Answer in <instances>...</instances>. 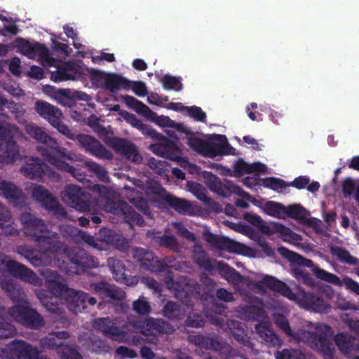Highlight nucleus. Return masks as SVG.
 I'll return each mask as SVG.
<instances>
[{
  "instance_id": "1",
  "label": "nucleus",
  "mask_w": 359,
  "mask_h": 359,
  "mask_svg": "<svg viewBox=\"0 0 359 359\" xmlns=\"http://www.w3.org/2000/svg\"><path fill=\"white\" fill-rule=\"evenodd\" d=\"M91 189L98 194V196L93 201L90 199L88 194L82 191L80 187L72 184L64 188L60 193V196L65 203L80 211L90 212L104 210L107 212L123 216L130 227L135 224L140 226L144 225V220L124 201H113L116 193L111 187L95 184Z\"/></svg>"
},
{
  "instance_id": "2",
  "label": "nucleus",
  "mask_w": 359,
  "mask_h": 359,
  "mask_svg": "<svg viewBox=\"0 0 359 359\" xmlns=\"http://www.w3.org/2000/svg\"><path fill=\"white\" fill-rule=\"evenodd\" d=\"M40 252L28 245H22L15 248V252L24 257L34 266H43L51 264L53 259L68 257L72 262L86 267H94L96 264L92 257L87 255L85 250L79 248H67L60 241L57 236L43 243Z\"/></svg>"
},
{
  "instance_id": "3",
  "label": "nucleus",
  "mask_w": 359,
  "mask_h": 359,
  "mask_svg": "<svg viewBox=\"0 0 359 359\" xmlns=\"http://www.w3.org/2000/svg\"><path fill=\"white\" fill-rule=\"evenodd\" d=\"M275 323L290 341L304 342L325 356L330 357L334 353V347L329 338L332 334L331 329L327 325L309 323L306 329L294 332L291 329L287 318L282 315L275 316Z\"/></svg>"
},
{
  "instance_id": "4",
  "label": "nucleus",
  "mask_w": 359,
  "mask_h": 359,
  "mask_svg": "<svg viewBox=\"0 0 359 359\" xmlns=\"http://www.w3.org/2000/svg\"><path fill=\"white\" fill-rule=\"evenodd\" d=\"M25 132L32 138L43 144L48 148L38 147L37 149L41 152L42 156L50 165L57 169L72 174L78 181H82L83 177L80 174L76 173V169L65 162L60 158H65L71 161H81L80 156L67 150L61 147L52 137L48 135L43 128L39 127L34 123L26 124L25 126Z\"/></svg>"
},
{
  "instance_id": "5",
  "label": "nucleus",
  "mask_w": 359,
  "mask_h": 359,
  "mask_svg": "<svg viewBox=\"0 0 359 359\" xmlns=\"http://www.w3.org/2000/svg\"><path fill=\"white\" fill-rule=\"evenodd\" d=\"M280 250L281 254L285 255L290 262L299 266L312 268L313 273L318 278L337 286L344 285L346 289L359 295V284L351 278L346 276L342 280H340L339 278L334 273L327 272L315 266L311 259H306L299 254L285 248H281Z\"/></svg>"
},
{
  "instance_id": "6",
  "label": "nucleus",
  "mask_w": 359,
  "mask_h": 359,
  "mask_svg": "<svg viewBox=\"0 0 359 359\" xmlns=\"http://www.w3.org/2000/svg\"><path fill=\"white\" fill-rule=\"evenodd\" d=\"M19 220L22 226V232L26 237L34 240L43 248V243L57 236V233L48 230L45 222L40 218L28 212H22Z\"/></svg>"
},
{
  "instance_id": "7",
  "label": "nucleus",
  "mask_w": 359,
  "mask_h": 359,
  "mask_svg": "<svg viewBox=\"0 0 359 359\" xmlns=\"http://www.w3.org/2000/svg\"><path fill=\"white\" fill-rule=\"evenodd\" d=\"M16 304L8 310L9 316L16 322L32 328H39L45 325L43 318L35 310L28 306V303L23 297L15 300Z\"/></svg>"
},
{
  "instance_id": "8",
  "label": "nucleus",
  "mask_w": 359,
  "mask_h": 359,
  "mask_svg": "<svg viewBox=\"0 0 359 359\" xmlns=\"http://www.w3.org/2000/svg\"><path fill=\"white\" fill-rule=\"evenodd\" d=\"M130 324L139 330L150 342H154L157 333H172L173 328L161 319L148 318L142 321H132Z\"/></svg>"
},
{
  "instance_id": "9",
  "label": "nucleus",
  "mask_w": 359,
  "mask_h": 359,
  "mask_svg": "<svg viewBox=\"0 0 359 359\" xmlns=\"http://www.w3.org/2000/svg\"><path fill=\"white\" fill-rule=\"evenodd\" d=\"M4 272L34 286L42 285V280L34 271L22 263L12 259L9 256L5 263Z\"/></svg>"
},
{
  "instance_id": "10",
  "label": "nucleus",
  "mask_w": 359,
  "mask_h": 359,
  "mask_svg": "<svg viewBox=\"0 0 359 359\" xmlns=\"http://www.w3.org/2000/svg\"><path fill=\"white\" fill-rule=\"evenodd\" d=\"M202 177L209 188L219 195L227 196L231 193H233L242 197L249 196V195L243 191L239 187L231 182L227 181L225 184H223L216 175L210 172H203Z\"/></svg>"
},
{
  "instance_id": "11",
  "label": "nucleus",
  "mask_w": 359,
  "mask_h": 359,
  "mask_svg": "<svg viewBox=\"0 0 359 359\" xmlns=\"http://www.w3.org/2000/svg\"><path fill=\"white\" fill-rule=\"evenodd\" d=\"M39 272L45 279L46 287L53 295L56 297H68L72 289L67 287L65 279L60 275L49 269Z\"/></svg>"
},
{
  "instance_id": "12",
  "label": "nucleus",
  "mask_w": 359,
  "mask_h": 359,
  "mask_svg": "<svg viewBox=\"0 0 359 359\" xmlns=\"http://www.w3.org/2000/svg\"><path fill=\"white\" fill-rule=\"evenodd\" d=\"M255 287V292L257 293L266 292L268 289L277 291L284 297L290 300H295L296 295L292 292L290 288L284 283L271 277L265 276L262 280L257 281V283H252Z\"/></svg>"
},
{
  "instance_id": "13",
  "label": "nucleus",
  "mask_w": 359,
  "mask_h": 359,
  "mask_svg": "<svg viewBox=\"0 0 359 359\" xmlns=\"http://www.w3.org/2000/svg\"><path fill=\"white\" fill-rule=\"evenodd\" d=\"M80 147L92 155L106 160L113 158L112 154L107 150L98 140L88 135H77L74 139Z\"/></svg>"
},
{
  "instance_id": "14",
  "label": "nucleus",
  "mask_w": 359,
  "mask_h": 359,
  "mask_svg": "<svg viewBox=\"0 0 359 359\" xmlns=\"http://www.w3.org/2000/svg\"><path fill=\"white\" fill-rule=\"evenodd\" d=\"M32 197L46 209L55 210L58 215L67 216L64 208L60 207L58 201L43 186L34 184L32 190Z\"/></svg>"
},
{
  "instance_id": "15",
  "label": "nucleus",
  "mask_w": 359,
  "mask_h": 359,
  "mask_svg": "<svg viewBox=\"0 0 359 359\" xmlns=\"http://www.w3.org/2000/svg\"><path fill=\"white\" fill-rule=\"evenodd\" d=\"M0 196L8 201L13 206L22 208L26 205V196L22 189L14 182L2 180Z\"/></svg>"
},
{
  "instance_id": "16",
  "label": "nucleus",
  "mask_w": 359,
  "mask_h": 359,
  "mask_svg": "<svg viewBox=\"0 0 359 359\" xmlns=\"http://www.w3.org/2000/svg\"><path fill=\"white\" fill-rule=\"evenodd\" d=\"M93 326L113 340L122 341L125 338V332L117 327L116 320L109 317L95 319Z\"/></svg>"
},
{
  "instance_id": "17",
  "label": "nucleus",
  "mask_w": 359,
  "mask_h": 359,
  "mask_svg": "<svg viewBox=\"0 0 359 359\" xmlns=\"http://www.w3.org/2000/svg\"><path fill=\"white\" fill-rule=\"evenodd\" d=\"M133 256L140 263L142 267L149 271H158L163 267V264L147 249L135 248L133 250Z\"/></svg>"
},
{
  "instance_id": "18",
  "label": "nucleus",
  "mask_w": 359,
  "mask_h": 359,
  "mask_svg": "<svg viewBox=\"0 0 359 359\" xmlns=\"http://www.w3.org/2000/svg\"><path fill=\"white\" fill-rule=\"evenodd\" d=\"M8 348L12 354V359H36L39 356V351L22 340H15L8 344Z\"/></svg>"
},
{
  "instance_id": "19",
  "label": "nucleus",
  "mask_w": 359,
  "mask_h": 359,
  "mask_svg": "<svg viewBox=\"0 0 359 359\" xmlns=\"http://www.w3.org/2000/svg\"><path fill=\"white\" fill-rule=\"evenodd\" d=\"M2 146V152L0 154V169H3L4 165H12L18 160L22 159L19 145L15 141H6Z\"/></svg>"
},
{
  "instance_id": "20",
  "label": "nucleus",
  "mask_w": 359,
  "mask_h": 359,
  "mask_svg": "<svg viewBox=\"0 0 359 359\" xmlns=\"http://www.w3.org/2000/svg\"><path fill=\"white\" fill-rule=\"evenodd\" d=\"M298 301L302 307L315 312L327 313L330 308L323 299L311 293L302 292Z\"/></svg>"
},
{
  "instance_id": "21",
  "label": "nucleus",
  "mask_w": 359,
  "mask_h": 359,
  "mask_svg": "<svg viewBox=\"0 0 359 359\" xmlns=\"http://www.w3.org/2000/svg\"><path fill=\"white\" fill-rule=\"evenodd\" d=\"M149 149L156 155L174 161H180L179 149L176 145L168 140H164L159 144H151Z\"/></svg>"
},
{
  "instance_id": "22",
  "label": "nucleus",
  "mask_w": 359,
  "mask_h": 359,
  "mask_svg": "<svg viewBox=\"0 0 359 359\" xmlns=\"http://www.w3.org/2000/svg\"><path fill=\"white\" fill-rule=\"evenodd\" d=\"M217 266L222 276H223L228 282L231 283L235 286H240L241 284L243 285H247L250 290L255 291V287L252 283H257V282L244 278L234 269L231 268L228 265L222 262H218Z\"/></svg>"
},
{
  "instance_id": "23",
  "label": "nucleus",
  "mask_w": 359,
  "mask_h": 359,
  "mask_svg": "<svg viewBox=\"0 0 359 359\" xmlns=\"http://www.w3.org/2000/svg\"><path fill=\"white\" fill-rule=\"evenodd\" d=\"M83 74V70L81 66L69 62L65 63L63 67L53 74L52 78L55 81L76 80L80 79Z\"/></svg>"
},
{
  "instance_id": "24",
  "label": "nucleus",
  "mask_w": 359,
  "mask_h": 359,
  "mask_svg": "<svg viewBox=\"0 0 359 359\" xmlns=\"http://www.w3.org/2000/svg\"><path fill=\"white\" fill-rule=\"evenodd\" d=\"M114 150L123 156L128 160L135 163H140L142 161V157L140 154L137 147L125 140H116L113 143Z\"/></svg>"
},
{
  "instance_id": "25",
  "label": "nucleus",
  "mask_w": 359,
  "mask_h": 359,
  "mask_svg": "<svg viewBox=\"0 0 359 359\" xmlns=\"http://www.w3.org/2000/svg\"><path fill=\"white\" fill-rule=\"evenodd\" d=\"M34 109L40 116L47 120L50 124L63 117L60 109L45 101H36L34 103Z\"/></svg>"
},
{
  "instance_id": "26",
  "label": "nucleus",
  "mask_w": 359,
  "mask_h": 359,
  "mask_svg": "<svg viewBox=\"0 0 359 359\" xmlns=\"http://www.w3.org/2000/svg\"><path fill=\"white\" fill-rule=\"evenodd\" d=\"M260 231L266 234L272 235L274 233H280L285 241H299L301 240L300 236L293 233L289 228L283 226L280 224L273 223L268 225L264 221L259 226Z\"/></svg>"
},
{
  "instance_id": "27",
  "label": "nucleus",
  "mask_w": 359,
  "mask_h": 359,
  "mask_svg": "<svg viewBox=\"0 0 359 359\" xmlns=\"http://www.w3.org/2000/svg\"><path fill=\"white\" fill-rule=\"evenodd\" d=\"M20 171L25 177L30 180H39L42 177L43 168L39 159L29 158L25 164L20 168Z\"/></svg>"
},
{
  "instance_id": "28",
  "label": "nucleus",
  "mask_w": 359,
  "mask_h": 359,
  "mask_svg": "<svg viewBox=\"0 0 359 359\" xmlns=\"http://www.w3.org/2000/svg\"><path fill=\"white\" fill-rule=\"evenodd\" d=\"M98 241L102 245V250L106 249L109 245H114L118 248H124L125 241L122 236L116 233L114 231L103 229L99 231Z\"/></svg>"
},
{
  "instance_id": "29",
  "label": "nucleus",
  "mask_w": 359,
  "mask_h": 359,
  "mask_svg": "<svg viewBox=\"0 0 359 359\" xmlns=\"http://www.w3.org/2000/svg\"><path fill=\"white\" fill-rule=\"evenodd\" d=\"M41 346L44 348L57 350V354L61 357L62 359H65L67 357L68 359H75L74 355L72 353H66V355H63L65 348L69 347L76 353H79L74 347L68 345H62L60 342L56 341V338L54 334H49L46 337L42 338L40 340Z\"/></svg>"
},
{
  "instance_id": "30",
  "label": "nucleus",
  "mask_w": 359,
  "mask_h": 359,
  "mask_svg": "<svg viewBox=\"0 0 359 359\" xmlns=\"http://www.w3.org/2000/svg\"><path fill=\"white\" fill-rule=\"evenodd\" d=\"M187 144L194 151L205 156L215 157L219 151L211 143L199 138L189 137Z\"/></svg>"
},
{
  "instance_id": "31",
  "label": "nucleus",
  "mask_w": 359,
  "mask_h": 359,
  "mask_svg": "<svg viewBox=\"0 0 359 359\" xmlns=\"http://www.w3.org/2000/svg\"><path fill=\"white\" fill-rule=\"evenodd\" d=\"M335 343L345 355L351 353L353 350L359 351V340L344 334H339L335 337Z\"/></svg>"
},
{
  "instance_id": "32",
  "label": "nucleus",
  "mask_w": 359,
  "mask_h": 359,
  "mask_svg": "<svg viewBox=\"0 0 359 359\" xmlns=\"http://www.w3.org/2000/svg\"><path fill=\"white\" fill-rule=\"evenodd\" d=\"M256 330L259 337L269 346H276L280 345V339L269 328L267 323H262L257 325Z\"/></svg>"
},
{
  "instance_id": "33",
  "label": "nucleus",
  "mask_w": 359,
  "mask_h": 359,
  "mask_svg": "<svg viewBox=\"0 0 359 359\" xmlns=\"http://www.w3.org/2000/svg\"><path fill=\"white\" fill-rule=\"evenodd\" d=\"M147 235L152 237L156 243L159 245L167 248L174 252H179L180 250V245L174 236L169 235H156L154 232L149 231Z\"/></svg>"
},
{
  "instance_id": "34",
  "label": "nucleus",
  "mask_w": 359,
  "mask_h": 359,
  "mask_svg": "<svg viewBox=\"0 0 359 359\" xmlns=\"http://www.w3.org/2000/svg\"><path fill=\"white\" fill-rule=\"evenodd\" d=\"M330 250L331 254L341 262L350 265H356L359 262L358 259L353 257L348 250L343 248L331 245H330Z\"/></svg>"
},
{
  "instance_id": "35",
  "label": "nucleus",
  "mask_w": 359,
  "mask_h": 359,
  "mask_svg": "<svg viewBox=\"0 0 359 359\" xmlns=\"http://www.w3.org/2000/svg\"><path fill=\"white\" fill-rule=\"evenodd\" d=\"M193 257L196 264L205 269L213 267L211 260L208 257L201 245H195L192 250Z\"/></svg>"
},
{
  "instance_id": "36",
  "label": "nucleus",
  "mask_w": 359,
  "mask_h": 359,
  "mask_svg": "<svg viewBox=\"0 0 359 359\" xmlns=\"http://www.w3.org/2000/svg\"><path fill=\"white\" fill-rule=\"evenodd\" d=\"M0 285L2 289L9 294L13 300L20 298V301L22 302L23 297H25V292L21 288L16 287L13 280L1 279Z\"/></svg>"
},
{
  "instance_id": "37",
  "label": "nucleus",
  "mask_w": 359,
  "mask_h": 359,
  "mask_svg": "<svg viewBox=\"0 0 359 359\" xmlns=\"http://www.w3.org/2000/svg\"><path fill=\"white\" fill-rule=\"evenodd\" d=\"M125 189L128 190L127 198L130 202L133 203L137 209L142 211L145 215H149V211L146 200L143 199L135 189H129L127 187H125Z\"/></svg>"
},
{
  "instance_id": "38",
  "label": "nucleus",
  "mask_w": 359,
  "mask_h": 359,
  "mask_svg": "<svg viewBox=\"0 0 359 359\" xmlns=\"http://www.w3.org/2000/svg\"><path fill=\"white\" fill-rule=\"evenodd\" d=\"M83 167L87 168L90 172H93L100 181L104 182H109L107 171L104 167L95 162L86 161L83 163Z\"/></svg>"
},
{
  "instance_id": "39",
  "label": "nucleus",
  "mask_w": 359,
  "mask_h": 359,
  "mask_svg": "<svg viewBox=\"0 0 359 359\" xmlns=\"http://www.w3.org/2000/svg\"><path fill=\"white\" fill-rule=\"evenodd\" d=\"M226 248L233 252L241 254L248 257H254L255 252L253 249L233 240L225 241Z\"/></svg>"
},
{
  "instance_id": "40",
  "label": "nucleus",
  "mask_w": 359,
  "mask_h": 359,
  "mask_svg": "<svg viewBox=\"0 0 359 359\" xmlns=\"http://www.w3.org/2000/svg\"><path fill=\"white\" fill-rule=\"evenodd\" d=\"M108 266L111 271L114 278L117 281L125 280V268L122 262L115 258L111 257L107 259Z\"/></svg>"
},
{
  "instance_id": "41",
  "label": "nucleus",
  "mask_w": 359,
  "mask_h": 359,
  "mask_svg": "<svg viewBox=\"0 0 359 359\" xmlns=\"http://www.w3.org/2000/svg\"><path fill=\"white\" fill-rule=\"evenodd\" d=\"M168 203L180 213L185 214L190 209V204L184 199L178 198L171 195L165 196Z\"/></svg>"
},
{
  "instance_id": "42",
  "label": "nucleus",
  "mask_w": 359,
  "mask_h": 359,
  "mask_svg": "<svg viewBox=\"0 0 359 359\" xmlns=\"http://www.w3.org/2000/svg\"><path fill=\"white\" fill-rule=\"evenodd\" d=\"M264 210L269 215L276 217L278 218H285V206L282 204L269 201L265 203Z\"/></svg>"
},
{
  "instance_id": "43",
  "label": "nucleus",
  "mask_w": 359,
  "mask_h": 359,
  "mask_svg": "<svg viewBox=\"0 0 359 359\" xmlns=\"http://www.w3.org/2000/svg\"><path fill=\"white\" fill-rule=\"evenodd\" d=\"M20 51L29 58H34L36 52L43 53V47L40 44L32 45L28 41H22L18 46Z\"/></svg>"
},
{
  "instance_id": "44",
  "label": "nucleus",
  "mask_w": 359,
  "mask_h": 359,
  "mask_svg": "<svg viewBox=\"0 0 359 359\" xmlns=\"http://www.w3.org/2000/svg\"><path fill=\"white\" fill-rule=\"evenodd\" d=\"M163 315L169 318H180L184 316V311H182L180 305L168 302L163 309Z\"/></svg>"
},
{
  "instance_id": "45",
  "label": "nucleus",
  "mask_w": 359,
  "mask_h": 359,
  "mask_svg": "<svg viewBox=\"0 0 359 359\" xmlns=\"http://www.w3.org/2000/svg\"><path fill=\"white\" fill-rule=\"evenodd\" d=\"M277 359H306V355L299 349L285 348L276 353Z\"/></svg>"
},
{
  "instance_id": "46",
  "label": "nucleus",
  "mask_w": 359,
  "mask_h": 359,
  "mask_svg": "<svg viewBox=\"0 0 359 359\" xmlns=\"http://www.w3.org/2000/svg\"><path fill=\"white\" fill-rule=\"evenodd\" d=\"M243 313L241 317L248 320L259 319L263 317L264 311L259 306L252 305L242 309Z\"/></svg>"
},
{
  "instance_id": "47",
  "label": "nucleus",
  "mask_w": 359,
  "mask_h": 359,
  "mask_svg": "<svg viewBox=\"0 0 359 359\" xmlns=\"http://www.w3.org/2000/svg\"><path fill=\"white\" fill-rule=\"evenodd\" d=\"M68 297H72V301L76 302L78 307L80 306L79 304V301L81 302V304L88 302L90 305H95L97 302L95 298L90 297L88 294L81 291H75L74 290L72 289V290H70Z\"/></svg>"
},
{
  "instance_id": "48",
  "label": "nucleus",
  "mask_w": 359,
  "mask_h": 359,
  "mask_svg": "<svg viewBox=\"0 0 359 359\" xmlns=\"http://www.w3.org/2000/svg\"><path fill=\"white\" fill-rule=\"evenodd\" d=\"M133 309L140 316H147L151 311L149 303L144 298H139L133 303Z\"/></svg>"
},
{
  "instance_id": "49",
  "label": "nucleus",
  "mask_w": 359,
  "mask_h": 359,
  "mask_svg": "<svg viewBox=\"0 0 359 359\" xmlns=\"http://www.w3.org/2000/svg\"><path fill=\"white\" fill-rule=\"evenodd\" d=\"M11 220L0 221V233L6 236H18L20 231L14 226Z\"/></svg>"
},
{
  "instance_id": "50",
  "label": "nucleus",
  "mask_w": 359,
  "mask_h": 359,
  "mask_svg": "<svg viewBox=\"0 0 359 359\" xmlns=\"http://www.w3.org/2000/svg\"><path fill=\"white\" fill-rule=\"evenodd\" d=\"M285 215L294 219H302L305 217L306 210L299 205H292L285 207Z\"/></svg>"
},
{
  "instance_id": "51",
  "label": "nucleus",
  "mask_w": 359,
  "mask_h": 359,
  "mask_svg": "<svg viewBox=\"0 0 359 359\" xmlns=\"http://www.w3.org/2000/svg\"><path fill=\"white\" fill-rule=\"evenodd\" d=\"M36 295L42 304L47 308V309L50 311H52L53 313L60 312V308L58 306L57 304H55L54 302H50V299H51L48 296L45 295L43 292L41 291L36 292Z\"/></svg>"
},
{
  "instance_id": "52",
  "label": "nucleus",
  "mask_w": 359,
  "mask_h": 359,
  "mask_svg": "<svg viewBox=\"0 0 359 359\" xmlns=\"http://www.w3.org/2000/svg\"><path fill=\"white\" fill-rule=\"evenodd\" d=\"M16 334L15 327L7 322H0V339L14 337Z\"/></svg>"
},
{
  "instance_id": "53",
  "label": "nucleus",
  "mask_w": 359,
  "mask_h": 359,
  "mask_svg": "<svg viewBox=\"0 0 359 359\" xmlns=\"http://www.w3.org/2000/svg\"><path fill=\"white\" fill-rule=\"evenodd\" d=\"M189 190L192 192L198 199L207 201L208 200V196L205 195L204 192V189L203 187L196 182H188Z\"/></svg>"
},
{
  "instance_id": "54",
  "label": "nucleus",
  "mask_w": 359,
  "mask_h": 359,
  "mask_svg": "<svg viewBox=\"0 0 359 359\" xmlns=\"http://www.w3.org/2000/svg\"><path fill=\"white\" fill-rule=\"evenodd\" d=\"M163 87L167 90H180L182 88L180 81L175 77L165 76L162 80Z\"/></svg>"
},
{
  "instance_id": "55",
  "label": "nucleus",
  "mask_w": 359,
  "mask_h": 359,
  "mask_svg": "<svg viewBox=\"0 0 359 359\" xmlns=\"http://www.w3.org/2000/svg\"><path fill=\"white\" fill-rule=\"evenodd\" d=\"M79 236L85 243L93 247L94 248L102 250V245L100 243V242H99L98 238H95L93 236L83 231H79Z\"/></svg>"
},
{
  "instance_id": "56",
  "label": "nucleus",
  "mask_w": 359,
  "mask_h": 359,
  "mask_svg": "<svg viewBox=\"0 0 359 359\" xmlns=\"http://www.w3.org/2000/svg\"><path fill=\"white\" fill-rule=\"evenodd\" d=\"M172 226L177 231V233L190 241H195L196 236L189 231L184 225L178 222H172Z\"/></svg>"
},
{
  "instance_id": "57",
  "label": "nucleus",
  "mask_w": 359,
  "mask_h": 359,
  "mask_svg": "<svg viewBox=\"0 0 359 359\" xmlns=\"http://www.w3.org/2000/svg\"><path fill=\"white\" fill-rule=\"evenodd\" d=\"M126 293L120 288L115 285H109L107 292L105 294V297H110L115 300H123L125 298Z\"/></svg>"
},
{
  "instance_id": "58",
  "label": "nucleus",
  "mask_w": 359,
  "mask_h": 359,
  "mask_svg": "<svg viewBox=\"0 0 359 359\" xmlns=\"http://www.w3.org/2000/svg\"><path fill=\"white\" fill-rule=\"evenodd\" d=\"M292 273L297 279L302 281L306 285L313 284V280L310 277V275L302 270L299 266H293Z\"/></svg>"
},
{
  "instance_id": "59",
  "label": "nucleus",
  "mask_w": 359,
  "mask_h": 359,
  "mask_svg": "<svg viewBox=\"0 0 359 359\" xmlns=\"http://www.w3.org/2000/svg\"><path fill=\"white\" fill-rule=\"evenodd\" d=\"M2 87L6 92L13 96L20 97L24 95L23 90L15 83L11 81L5 82L3 83Z\"/></svg>"
},
{
  "instance_id": "60",
  "label": "nucleus",
  "mask_w": 359,
  "mask_h": 359,
  "mask_svg": "<svg viewBox=\"0 0 359 359\" xmlns=\"http://www.w3.org/2000/svg\"><path fill=\"white\" fill-rule=\"evenodd\" d=\"M149 167L154 170L156 173L162 175L166 168L165 161H157L154 158H150L147 163Z\"/></svg>"
},
{
  "instance_id": "61",
  "label": "nucleus",
  "mask_w": 359,
  "mask_h": 359,
  "mask_svg": "<svg viewBox=\"0 0 359 359\" xmlns=\"http://www.w3.org/2000/svg\"><path fill=\"white\" fill-rule=\"evenodd\" d=\"M54 128H57V130L65 135L69 139L74 140L75 135L74 133L69 129V128L62 122V119L56 120L55 122L51 124Z\"/></svg>"
},
{
  "instance_id": "62",
  "label": "nucleus",
  "mask_w": 359,
  "mask_h": 359,
  "mask_svg": "<svg viewBox=\"0 0 359 359\" xmlns=\"http://www.w3.org/2000/svg\"><path fill=\"white\" fill-rule=\"evenodd\" d=\"M109 284L100 282L94 283L90 285V288L93 290L95 293L98 294L102 298L104 297L106 292H107Z\"/></svg>"
},
{
  "instance_id": "63",
  "label": "nucleus",
  "mask_w": 359,
  "mask_h": 359,
  "mask_svg": "<svg viewBox=\"0 0 359 359\" xmlns=\"http://www.w3.org/2000/svg\"><path fill=\"white\" fill-rule=\"evenodd\" d=\"M187 112L190 116L200 121H204L206 117L205 114L198 107H189Z\"/></svg>"
},
{
  "instance_id": "64",
  "label": "nucleus",
  "mask_w": 359,
  "mask_h": 359,
  "mask_svg": "<svg viewBox=\"0 0 359 359\" xmlns=\"http://www.w3.org/2000/svg\"><path fill=\"white\" fill-rule=\"evenodd\" d=\"M120 114L126 121H127L130 124L136 128H138L139 126L142 123V121L137 118L134 114H130L126 111H121Z\"/></svg>"
}]
</instances>
